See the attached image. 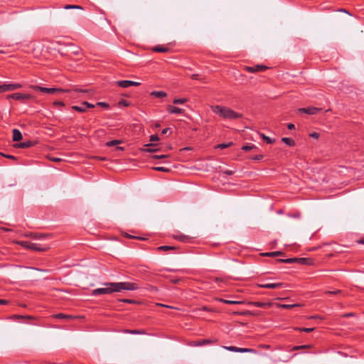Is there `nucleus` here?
<instances>
[{
  "label": "nucleus",
  "mask_w": 364,
  "mask_h": 364,
  "mask_svg": "<svg viewBox=\"0 0 364 364\" xmlns=\"http://www.w3.org/2000/svg\"><path fill=\"white\" fill-rule=\"evenodd\" d=\"M104 285L105 287L97 288L92 290V295L110 294L114 292H120L122 290L134 291L139 288L137 283L129 282H107Z\"/></svg>",
  "instance_id": "1"
},
{
  "label": "nucleus",
  "mask_w": 364,
  "mask_h": 364,
  "mask_svg": "<svg viewBox=\"0 0 364 364\" xmlns=\"http://www.w3.org/2000/svg\"><path fill=\"white\" fill-rule=\"evenodd\" d=\"M210 108L214 113L219 114L224 119H240L242 117L241 114L235 112L234 110L231 109L229 107H223L220 105H215L211 106Z\"/></svg>",
  "instance_id": "2"
},
{
  "label": "nucleus",
  "mask_w": 364,
  "mask_h": 364,
  "mask_svg": "<svg viewBox=\"0 0 364 364\" xmlns=\"http://www.w3.org/2000/svg\"><path fill=\"white\" fill-rule=\"evenodd\" d=\"M30 87L35 91H41L43 93H47V94H58V93H63V92H68L70 91L68 90H64L62 88H48V87H41L38 85H31Z\"/></svg>",
  "instance_id": "3"
},
{
  "label": "nucleus",
  "mask_w": 364,
  "mask_h": 364,
  "mask_svg": "<svg viewBox=\"0 0 364 364\" xmlns=\"http://www.w3.org/2000/svg\"><path fill=\"white\" fill-rule=\"evenodd\" d=\"M7 99H13L15 100L21 101V102L25 103L26 100H29L33 98V95L27 93H19L16 92L6 96Z\"/></svg>",
  "instance_id": "4"
},
{
  "label": "nucleus",
  "mask_w": 364,
  "mask_h": 364,
  "mask_svg": "<svg viewBox=\"0 0 364 364\" xmlns=\"http://www.w3.org/2000/svg\"><path fill=\"white\" fill-rule=\"evenodd\" d=\"M269 69V67L263 65H255L253 66H245L244 70L248 73H259L264 72Z\"/></svg>",
  "instance_id": "5"
},
{
  "label": "nucleus",
  "mask_w": 364,
  "mask_h": 364,
  "mask_svg": "<svg viewBox=\"0 0 364 364\" xmlns=\"http://www.w3.org/2000/svg\"><path fill=\"white\" fill-rule=\"evenodd\" d=\"M257 286L260 288H264V289H278V288L284 287V284L282 282H276V283L266 282V283L257 284Z\"/></svg>",
  "instance_id": "6"
},
{
  "label": "nucleus",
  "mask_w": 364,
  "mask_h": 364,
  "mask_svg": "<svg viewBox=\"0 0 364 364\" xmlns=\"http://www.w3.org/2000/svg\"><path fill=\"white\" fill-rule=\"evenodd\" d=\"M321 110V108L316 107H309L306 108H300L298 109L299 112H303L310 115H314L318 114Z\"/></svg>",
  "instance_id": "7"
},
{
  "label": "nucleus",
  "mask_w": 364,
  "mask_h": 364,
  "mask_svg": "<svg viewBox=\"0 0 364 364\" xmlns=\"http://www.w3.org/2000/svg\"><path fill=\"white\" fill-rule=\"evenodd\" d=\"M117 84L123 88H127L130 86H139L141 85L139 82L132 81V80H120L117 81Z\"/></svg>",
  "instance_id": "8"
},
{
  "label": "nucleus",
  "mask_w": 364,
  "mask_h": 364,
  "mask_svg": "<svg viewBox=\"0 0 364 364\" xmlns=\"http://www.w3.org/2000/svg\"><path fill=\"white\" fill-rule=\"evenodd\" d=\"M223 348L229 351L237 353H247L254 351V350L252 348H238L236 346H224Z\"/></svg>",
  "instance_id": "9"
},
{
  "label": "nucleus",
  "mask_w": 364,
  "mask_h": 364,
  "mask_svg": "<svg viewBox=\"0 0 364 364\" xmlns=\"http://www.w3.org/2000/svg\"><path fill=\"white\" fill-rule=\"evenodd\" d=\"M49 248L50 247L47 245L42 246L40 244L32 242L30 250H33V251H37V252H46V251L48 250Z\"/></svg>",
  "instance_id": "10"
},
{
  "label": "nucleus",
  "mask_w": 364,
  "mask_h": 364,
  "mask_svg": "<svg viewBox=\"0 0 364 364\" xmlns=\"http://www.w3.org/2000/svg\"><path fill=\"white\" fill-rule=\"evenodd\" d=\"M166 110L170 114H182L184 112L183 109L172 105H168Z\"/></svg>",
  "instance_id": "11"
},
{
  "label": "nucleus",
  "mask_w": 364,
  "mask_h": 364,
  "mask_svg": "<svg viewBox=\"0 0 364 364\" xmlns=\"http://www.w3.org/2000/svg\"><path fill=\"white\" fill-rule=\"evenodd\" d=\"M13 83H4L3 85H0V93L14 91Z\"/></svg>",
  "instance_id": "12"
},
{
  "label": "nucleus",
  "mask_w": 364,
  "mask_h": 364,
  "mask_svg": "<svg viewBox=\"0 0 364 364\" xmlns=\"http://www.w3.org/2000/svg\"><path fill=\"white\" fill-rule=\"evenodd\" d=\"M248 304L259 308H267L272 306L271 303H264L260 301H250L248 302Z\"/></svg>",
  "instance_id": "13"
},
{
  "label": "nucleus",
  "mask_w": 364,
  "mask_h": 364,
  "mask_svg": "<svg viewBox=\"0 0 364 364\" xmlns=\"http://www.w3.org/2000/svg\"><path fill=\"white\" fill-rule=\"evenodd\" d=\"M154 52H159V53H167L170 50L168 47L161 45H157L151 48Z\"/></svg>",
  "instance_id": "14"
},
{
  "label": "nucleus",
  "mask_w": 364,
  "mask_h": 364,
  "mask_svg": "<svg viewBox=\"0 0 364 364\" xmlns=\"http://www.w3.org/2000/svg\"><path fill=\"white\" fill-rule=\"evenodd\" d=\"M12 133H13V141H18L22 139V138H23L22 134L18 129H13Z\"/></svg>",
  "instance_id": "15"
},
{
  "label": "nucleus",
  "mask_w": 364,
  "mask_h": 364,
  "mask_svg": "<svg viewBox=\"0 0 364 364\" xmlns=\"http://www.w3.org/2000/svg\"><path fill=\"white\" fill-rule=\"evenodd\" d=\"M150 95L157 98H164L167 96V94L164 91H153L150 93Z\"/></svg>",
  "instance_id": "16"
},
{
  "label": "nucleus",
  "mask_w": 364,
  "mask_h": 364,
  "mask_svg": "<svg viewBox=\"0 0 364 364\" xmlns=\"http://www.w3.org/2000/svg\"><path fill=\"white\" fill-rule=\"evenodd\" d=\"M282 141L289 146H294L296 144L295 141L293 139L289 137L282 138Z\"/></svg>",
  "instance_id": "17"
},
{
  "label": "nucleus",
  "mask_w": 364,
  "mask_h": 364,
  "mask_svg": "<svg viewBox=\"0 0 364 364\" xmlns=\"http://www.w3.org/2000/svg\"><path fill=\"white\" fill-rule=\"evenodd\" d=\"M33 143L31 141H27L24 142H21L16 145L18 148L26 149L32 146Z\"/></svg>",
  "instance_id": "18"
},
{
  "label": "nucleus",
  "mask_w": 364,
  "mask_h": 364,
  "mask_svg": "<svg viewBox=\"0 0 364 364\" xmlns=\"http://www.w3.org/2000/svg\"><path fill=\"white\" fill-rule=\"evenodd\" d=\"M218 300L222 303L227 304H240L243 303V301H242L226 300L224 299H218Z\"/></svg>",
  "instance_id": "19"
},
{
  "label": "nucleus",
  "mask_w": 364,
  "mask_h": 364,
  "mask_svg": "<svg viewBox=\"0 0 364 364\" xmlns=\"http://www.w3.org/2000/svg\"><path fill=\"white\" fill-rule=\"evenodd\" d=\"M215 342H216V340L212 341L210 339H202L200 341H198L196 343V346H203V345H206V344H210V343H213Z\"/></svg>",
  "instance_id": "20"
},
{
  "label": "nucleus",
  "mask_w": 364,
  "mask_h": 364,
  "mask_svg": "<svg viewBox=\"0 0 364 364\" xmlns=\"http://www.w3.org/2000/svg\"><path fill=\"white\" fill-rule=\"evenodd\" d=\"M279 308L282 309H290L294 307H299L301 306V304H278L277 305Z\"/></svg>",
  "instance_id": "21"
},
{
  "label": "nucleus",
  "mask_w": 364,
  "mask_h": 364,
  "mask_svg": "<svg viewBox=\"0 0 364 364\" xmlns=\"http://www.w3.org/2000/svg\"><path fill=\"white\" fill-rule=\"evenodd\" d=\"M297 260H298V258L294 257V258H287V259H278V262L287 263V264H291V263L296 262Z\"/></svg>",
  "instance_id": "22"
},
{
  "label": "nucleus",
  "mask_w": 364,
  "mask_h": 364,
  "mask_svg": "<svg viewBox=\"0 0 364 364\" xmlns=\"http://www.w3.org/2000/svg\"><path fill=\"white\" fill-rule=\"evenodd\" d=\"M284 253L282 252L275 251V252H270L264 253L263 255L264 256H267V257H277V256H279V255H282Z\"/></svg>",
  "instance_id": "23"
},
{
  "label": "nucleus",
  "mask_w": 364,
  "mask_h": 364,
  "mask_svg": "<svg viewBox=\"0 0 364 364\" xmlns=\"http://www.w3.org/2000/svg\"><path fill=\"white\" fill-rule=\"evenodd\" d=\"M16 243L19 245H21V247H23L26 249H28L30 250L31 249V242L30 241H18V242H16Z\"/></svg>",
  "instance_id": "24"
},
{
  "label": "nucleus",
  "mask_w": 364,
  "mask_h": 364,
  "mask_svg": "<svg viewBox=\"0 0 364 364\" xmlns=\"http://www.w3.org/2000/svg\"><path fill=\"white\" fill-rule=\"evenodd\" d=\"M72 109L75 110V111H77V112H86V109L83 106V102L80 105H79V106H77V105L73 106Z\"/></svg>",
  "instance_id": "25"
},
{
  "label": "nucleus",
  "mask_w": 364,
  "mask_h": 364,
  "mask_svg": "<svg viewBox=\"0 0 364 364\" xmlns=\"http://www.w3.org/2000/svg\"><path fill=\"white\" fill-rule=\"evenodd\" d=\"M232 144H233L232 142H229L227 144H225V143L219 144L215 146V149H224L230 147Z\"/></svg>",
  "instance_id": "26"
},
{
  "label": "nucleus",
  "mask_w": 364,
  "mask_h": 364,
  "mask_svg": "<svg viewBox=\"0 0 364 364\" xmlns=\"http://www.w3.org/2000/svg\"><path fill=\"white\" fill-rule=\"evenodd\" d=\"M121 143H122L121 140L115 139V140H112V141H107L106 143V146H109V147H111V146H116V145L120 144Z\"/></svg>",
  "instance_id": "27"
},
{
  "label": "nucleus",
  "mask_w": 364,
  "mask_h": 364,
  "mask_svg": "<svg viewBox=\"0 0 364 364\" xmlns=\"http://www.w3.org/2000/svg\"><path fill=\"white\" fill-rule=\"evenodd\" d=\"M53 317L56 318H60V319H64V318H70L71 316L60 313V314L53 315Z\"/></svg>",
  "instance_id": "28"
},
{
  "label": "nucleus",
  "mask_w": 364,
  "mask_h": 364,
  "mask_svg": "<svg viewBox=\"0 0 364 364\" xmlns=\"http://www.w3.org/2000/svg\"><path fill=\"white\" fill-rule=\"evenodd\" d=\"M256 146L252 144L245 145L242 147V150L245 151H250L254 149H256Z\"/></svg>",
  "instance_id": "29"
},
{
  "label": "nucleus",
  "mask_w": 364,
  "mask_h": 364,
  "mask_svg": "<svg viewBox=\"0 0 364 364\" xmlns=\"http://www.w3.org/2000/svg\"><path fill=\"white\" fill-rule=\"evenodd\" d=\"M176 249V247L174 246H168V245H163V246H160L157 248L158 250H160V251H167V250H175Z\"/></svg>",
  "instance_id": "30"
},
{
  "label": "nucleus",
  "mask_w": 364,
  "mask_h": 364,
  "mask_svg": "<svg viewBox=\"0 0 364 364\" xmlns=\"http://www.w3.org/2000/svg\"><path fill=\"white\" fill-rule=\"evenodd\" d=\"M187 102H188L187 98H177V99H174L173 101V104H176V105L184 104Z\"/></svg>",
  "instance_id": "31"
},
{
  "label": "nucleus",
  "mask_w": 364,
  "mask_h": 364,
  "mask_svg": "<svg viewBox=\"0 0 364 364\" xmlns=\"http://www.w3.org/2000/svg\"><path fill=\"white\" fill-rule=\"evenodd\" d=\"M154 170L161 172H169L170 168L164 166H156L152 168Z\"/></svg>",
  "instance_id": "32"
},
{
  "label": "nucleus",
  "mask_w": 364,
  "mask_h": 364,
  "mask_svg": "<svg viewBox=\"0 0 364 364\" xmlns=\"http://www.w3.org/2000/svg\"><path fill=\"white\" fill-rule=\"evenodd\" d=\"M295 330L301 331V332L311 333L314 330V328H296Z\"/></svg>",
  "instance_id": "33"
},
{
  "label": "nucleus",
  "mask_w": 364,
  "mask_h": 364,
  "mask_svg": "<svg viewBox=\"0 0 364 364\" xmlns=\"http://www.w3.org/2000/svg\"><path fill=\"white\" fill-rule=\"evenodd\" d=\"M64 9H82V7L78 5H66L64 6Z\"/></svg>",
  "instance_id": "34"
},
{
  "label": "nucleus",
  "mask_w": 364,
  "mask_h": 364,
  "mask_svg": "<svg viewBox=\"0 0 364 364\" xmlns=\"http://www.w3.org/2000/svg\"><path fill=\"white\" fill-rule=\"evenodd\" d=\"M262 136L263 139H264V140L266 141V143H267V144H272V143H274V141H275L274 139H271L270 137L265 136L264 134H262Z\"/></svg>",
  "instance_id": "35"
},
{
  "label": "nucleus",
  "mask_w": 364,
  "mask_h": 364,
  "mask_svg": "<svg viewBox=\"0 0 364 364\" xmlns=\"http://www.w3.org/2000/svg\"><path fill=\"white\" fill-rule=\"evenodd\" d=\"M126 332L131 333V334H144V331H139V330H127Z\"/></svg>",
  "instance_id": "36"
},
{
  "label": "nucleus",
  "mask_w": 364,
  "mask_h": 364,
  "mask_svg": "<svg viewBox=\"0 0 364 364\" xmlns=\"http://www.w3.org/2000/svg\"><path fill=\"white\" fill-rule=\"evenodd\" d=\"M341 293H342L341 290L326 291H325V294H331V295H338V294H341Z\"/></svg>",
  "instance_id": "37"
},
{
  "label": "nucleus",
  "mask_w": 364,
  "mask_h": 364,
  "mask_svg": "<svg viewBox=\"0 0 364 364\" xmlns=\"http://www.w3.org/2000/svg\"><path fill=\"white\" fill-rule=\"evenodd\" d=\"M168 157V155H152L151 156V159H164V158H166Z\"/></svg>",
  "instance_id": "38"
},
{
  "label": "nucleus",
  "mask_w": 364,
  "mask_h": 364,
  "mask_svg": "<svg viewBox=\"0 0 364 364\" xmlns=\"http://www.w3.org/2000/svg\"><path fill=\"white\" fill-rule=\"evenodd\" d=\"M309 346L308 345H303V346H294L292 350H299V349H304V348H309Z\"/></svg>",
  "instance_id": "39"
},
{
  "label": "nucleus",
  "mask_w": 364,
  "mask_h": 364,
  "mask_svg": "<svg viewBox=\"0 0 364 364\" xmlns=\"http://www.w3.org/2000/svg\"><path fill=\"white\" fill-rule=\"evenodd\" d=\"M83 106L85 107L87 110V108H94L95 105L87 102H83Z\"/></svg>",
  "instance_id": "40"
},
{
  "label": "nucleus",
  "mask_w": 364,
  "mask_h": 364,
  "mask_svg": "<svg viewBox=\"0 0 364 364\" xmlns=\"http://www.w3.org/2000/svg\"><path fill=\"white\" fill-rule=\"evenodd\" d=\"M97 106H100L104 108H109V105L106 102H100L96 104Z\"/></svg>",
  "instance_id": "41"
},
{
  "label": "nucleus",
  "mask_w": 364,
  "mask_h": 364,
  "mask_svg": "<svg viewBox=\"0 0 364 364\" xmlns=\"http://www.w3.org/2000/svg\"><path fill=\"white\" fill-rule=\"evenodd\" d=\"M159 140V137L157 134H154L150 136L151 141H156Z\"/></svg>",
  "instance_id": "42"
},
{
  "label": "nucleus",
  "mask_w": 364,
  "mask_h": 364,
  "mask_svg": "<svg viewBox=\"0 0 364 364\" xmlns=\"http://www.w3.org/2000/svg\"><path fill=\"white\" fill-rule=\"evenodd\" d=\"M297 263L305 264L307 263V259L306 258H298V260L296 262Z\"/></svg>",
  "instance_id": "43"
},
{
  "label": "nucleus",
  "mask_w": 364,
  "mask_h": 364,
  "mask_svg": "<svg viewBox=\"0 0 364 364\" xmlns=\"http://www.w3.org/2000/svg\"><path fill=\"white\" fill-rule=\"evenodd\" d=\"M80 52V48L77 47V46H74V48L72 51V53L75 55H78Z\"/></svg>",
  "instance_id": "44"
},
{
  "label": "nucleus",
  "mask_w": 364,
  "mask_h": 364,
  "mask_svg": "<svg viewBox=\"0 0 364 364\" xmlns=\"http://www.w3.org/2000/svg\"><path fill=\"white\" fill-rule=\"evenodd\" d=\"M262 159H263V155H262V154L256 155V156L252 157V159L256 160V161H259V160H262Z\"/></svg>",
  "instance_id": "45"
},
{
  "label": "nucleus",
  "mask_w": 364,
  "mask_h": 364,
  "mask_svg": "<svg viewBox=\"0 0 364 364\" xmlns=\"http://www.w3.org/2000/svg\"><path fill=\"white\" fill-rule=\"evenodd\" d=\"M309 136L312 138L318 139L320 134L317 132H312L309 134Z\"/></svg>",
  "instance_id": "46"
},
{
  "label": "nucleus",
  "mask_w": 364,
  "mask_h": 364,
  "mask_svg": "<svg viewBox=\"0 0 364 364\" xmlns=\"http://www.w3.org/2000/svg\"><path fill=\"white\" fill-rule=\"evenodd\" d=\"M14 90L20 89L22 87V85L20 83H13Z\"/></svg>",
  "instance_id": "47"
},
{
  "label": "nucleus",
  "mask_w": 364,
  "mask_h": 364,
  "mask_svg": "<svg viewBox=\"0 0 364 364\" xmlns=\"http://www.w3.org/2000/svg\"><path fill=\"white\" fill-rule=\"evenodd\" d=\"M144 151L149 152V153H153L157 151V149L147 148L143 150Z\"/></svg>",
  "instance_id": "48"
},
{
  "label": "nucleus",
  "mask_w": 364,
  "mask_h": 364,
  "mask_svg": "<svg viewBox=\"0 0 364 364\" xmlns=\"http://www.w3.org/2000/svg\"><path fill=\"white\" fill-rule=\"evenodd\" d=\"M121 301H122V302H124V303H129V304H133V303H134V300L128 299H122Z\"/></svg>",
  "instance_id": "49"
},
{
  "label": "nucleus",
  "mask_w": 364,
  "mask_h": 364,
  "mask_svg": "<svg viewBox=\"0 0 364 364\" xmlns=\"http://www.w3.org/2000/svg\"><path fill=\"white\" fill-rule=\"evenodd\" d=\"M53 105L55 106H64L65 105L64 102H60V101H55V102H54Z\"/></svg>",
  "instance_id": "50"
},
{
  "label": "nucleus",
  "mask_w": 364,
  "mask_h": 364,
  "mask_svg": "<svg viewBox=\"0 0 364 364\" xmlns=\"http://www.w3.org/2000/svg\"><path fill=\"white\" fill-rule=\"evenodd\" d=\"M259 347L260 348H263V349H269L270 348V346L266 345V344L259 345Z\"/></svg>",
  "instance_id": "51"
},
{
  "label": "nucleus",
  "mask_w": 364,
  "mask_h": 364,
  "mask_svg": "<svg viewBox=\"0 0 364 364\" xmlns=\"http://www.w3.org/2000/svg\"><path fill=\"white\" fill-rule=\"evenodd\" d=\"M156 305L157 306H163V307H166V308H168V309H174L171 306H168V305H166V304H156Z\"/></svg>",
  "instance_id": "52"
},
{
  "label": "nucleus",
  "mask_w": 364,
  "mask_h": 364,
  "mask_svg": "<svg viewBox=\"0 0 364 364\" xmlns=\"http://www.w3.org/2000/svg\"><path fill=\"white\" fill-rule=\"evenodd\" d=\"M45 236L43 235H37V234H35L33 235V237L35 238V239H40V238H42V237H44Z\"/></svg>",
  "instance_id": "53"
},
{
  "label": "nucleus",
  "mask_w": 364,
  "mask_h": 364,
  "mask_svg": "<svg viewBox=\"0 0 364 364\" xmlns=\"http://www.w3.org/2000/svg\"><path fill=\"white\" fill-rule=\"evenodd\" d=\"M287 128L290 130L294 129L295 128V126L292 123H289L287 124Z\"/></svg>",
  "instance_id": "54"
},
{
  "label": "nucleus",
  "mask_w": 364,
  "mask_h": 364,
  "mask_svg": "<svg viewBox=\"0 0 364 364\" xmlns=\"http://www.w3.org/2000/svg\"><path fill=\"white\" fill-rule=\"evenodd\" d=\"M198 76H199V75H198V74H193V75L191 76V79H193V80H199V79H198Z\"/></svg>",
  "instance_id": "55"
},
{
  "label": "nucleus",
  "mask_w": 364,
  "mask_h": 364,
  "mask_svg": "<svg viewBox=\"0 0 364 364\" xmlns=\"http://www.w3.org/2000/svg\"><path fill=\"white\" fill-rule=\"evenodd\" d=\"M168 132H170V128H165L162 130V134H166Z\"/></svg>",
  "instance_id": "56"
},
{
  "label": "nucleus",
  "mask_w": 364,
  "mask_h": 364,
  "mask_svg": "<svg viewBox=\"0 0 364 364\" xmlns=\"http://www.w3.org/2000/svg\"><path fill=\"white\" fill-rule=\"evenodd\" d=\"M234 171H231V170H226L225 171H224V173L227 174V175H232L233 174Z\"/></svg>",
  "instance_id": "57"
},
{
  "label": "nucleus",
  "mask_w": 364,
  "mask_h": 364,
  "mask_svg": "<svg viewBox=\"0 0 364 364\" xmlns=\"http://www.w3.org/2000/svg\"><path fill=\"white\" fill-rule=\"evenodd\" d=\"M119 104H121V105H124V106H128V105H129V103H128V102H127V101H126V100H122L119 102Z\"/></svg>",
  "instance_id": "58"
},
{
  "label": "nucleus",
  "mask_w": 364,
  "mask_h": 364,
  "mask_svg": "<svg viewBox=\"0 0 364 364\" xmlns=\"http://www.w3.org/2000/svg\"><path fill=\"white\" fill-rule=\"evenodd\" d=\"M9 301L4 299H0V304H6Z\"/></svg>",
  "instance_id": "59"
},
{
  "label": "nucleus",
  "mask_w": 364,
  "mask_h": 364,
  "mask_svg": "<svg viewBox=\"0 0 364 364\" xmlns=\"http://www.w3.org/2000/svg\"><path fill=\"white\" fill-rule=\"evenodd\" d=\"M6 158L11 159H16V157L14 156L11 155H4Z\"/></svg>",
  "instance_id": "60"
},
{
  "label": "nucleus",
  "mask_w": 364,
  "mask_h": 364,
  "mask_svg": "<svg viewBox=\"0 0 364 364\" xmlns=\"http://www.w3.org/2000/svg\"><path fill=\"white\" fill-rule=\"evenodd\" d=\"M75 92H85L86 90H81V89H76L75 90Z\"/></svg>",
  "instance_id": "61"
},
{
  "label": "nucleus",
  "mask_w": 364,
  "mask_h": 364,
  "mask_svg": "<svg viewBox=\"0 0 364 364\" xmlns=\"http://www.w3.org/2000/svg\"><path fill=\"white\" fill-rule=\"evenodd\" d=\"M116 149H117V150H120V151L124 150L123 147H121V146H117V147L116 148Z\"/></svg>",
  "instance_id": "62"
},
{
  "label": "nucleus",
  "mask_w": 364,
  "mask_h": 364,
  "mask_svg": "<svg viewBox=\"0 0 364 364\" xmlns=\"http://www.w3.org/2000/svg\"><path fill=\"white\" fill-rule=\"evenodd\" d=\"M52 160L54 161H60V159H58V158H53V159H52Z\"/></svg>",
  "instance_id": "63"
},
{
  "label": "nucleus",
  "mask_w": 364,
  "mask_h": 364,
  "mask_svg": "<svg viewBox=\"0 0 364 364\" xmlns=\"http://www.w3.org/2000/svg\"><path fill=\"white\" fill-rule=\"evenodd\" d=\"M359 242H360V243H361V244H363V245H364V239L360 240L359 241Z\"/></svg>",
  "instance_id": "64"
}]
</instances>
